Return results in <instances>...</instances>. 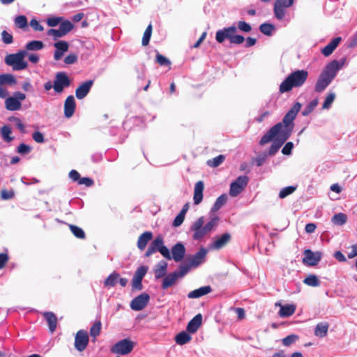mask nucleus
Instances as JSON below:
<instances>
[{
	"label": "nucleus",
	"instance_id": "f257e3e1",
	"mask_svg": "<svg viewBox=\"0 0 357 357\" xmlns=\"http://www.w3.org/2000/svg\"><path fill=\"white\" fill-rule=\"evenodd\" d=\"M292 128L286 126L281 122L278 123L261 138L259 141L260 145H264L273 139H275L284 143L291 136L293 132Z\"/></svg>",
	"mask_w": 357,
	"mask_h": 357
},
{
	"label": "nucleus",
	"instance_id": "f03ea898",
	"mask_svg": "<svg viewBox=\"0 0 357 357\" xmlns=\"http://www.w3.org/2000/svg\"><path fill=\"white\" fill-rule=\"evenodd\" d=\"M308 73L305 70H297L290 73L280 84L279 91L284 93L290 91L294 87L301 86L307 80Z\"/></svg>",
	"mask_w": 357,
	"mask_h": 357
},
{
	"label": "nucleus",
	"instance_id": "7ed1b4c3",
	"mask_svg": "<svg viewBox=\"0 0 357 357\" xmlns=\"http://www.w3.org/2000/svg\"><path fill=\"white\" fill-rule=\"evenodd\" d=\"M308 73L305 70H297L290 73L280 84L279 91L284 93L290 91L294 87L301 86L307 80Z\"/></svg>",
	"mask_w": 357,
	"mask_h": 357
},
{
	"label": "nucleus",
	"instance_id": "20e7f679",
	"mask_svg": "<svg viewBox=\"0 0 357 357\" xmlns=\"http://www.w3.org/2000/svg\"><path fill=\"white\" fill-rule=\"evenodd\" d=\"M237 31L235 26H231L222 30H218L215 34V39L219 43H222L225 39H228L231 43L241 44L245 38L241 35L235 34Z\"/></svg>",
	"mask_w": 357,
	"mask_h": 357
},
{
	"label": "nucleus",
	"instance_id": "39448f33",
	"mask_svg": "<svg viewBox=\"0 0 357 357\" xmlns=\"http://www.w3.org/2000/svg\"><path fill=\"white\" fill-rule=\"evenodd\" d=\"M27 52L24 50L20 51L15 54H10L6 56L5 63L12 67L13 70H21L27 68V62L24 61V57Z\"/></svg>",
	"mask_w": 357,
	"mask_h": 357
},
{
	"label": "nucleus",
	"instance_id": "423d86ee",
	"mask_svg": "<svg viewBox=\"0 0 357 357\" xmlns=\"http://www.w3.org/2000/svg\"><path fill=\"white\" fill-rule=\"evenodd\" d=\"M136 342L129 338H125L115 343L110 349L112 354L127 355L132 352Z\"/></svg>",
	"mask_w": 357,
	"mask_h": 357
},
{
	"label": "nucleus",
	"instance_id": "0eeeda50",
	"mask_svg": "<svg viewBox=\"0 0 357 357\" xmlns=\"http://www.w3.org/2000/svg\"><path fill=\"white\" fill-rule=\"evenodd\" d=\"M26 98V95L20 91H15L13 96L8 97L5 100V107L9 111H17L21 109V101Z\"/></svg>",
	"mask_w": 357,
	"mask_h": 357
},
{
	"label": "nucleus",
	"instance_id": "6e6552de",
	"mask_svg": "<svg viewBox=\"0 0 357 357\" xmlns=\"http://www.w3.org/2000/svg\"><path fill=\"white\" fill-rule=\"evenodd\" d=\"M70 84L71 81L66 73L59 72L56 74L53 83V89L56 93H61Z\"/></svg>",
	"mask_w": 357,
	"mask_h": 357
},
{
	"label": "nucleus",
	"instance_id": "1a4fd4ad",
	"mask_svg": "<svg viewBox=\"0 0 357 357\" xmlns=\"http://www.w3.org/2000/svg\"><path fill=\"white\" fill-rule=\"evenodd\" d=\"M249 181L248 176L243 175L239 176L230 185L229 195L231 197H237L247 186Z\"/></svg>",
	"mask_w": 357,
	"mask_h": 357
},
{
	"label": "nucleus",
	"instance_id": "9d476101",
	"mask_svg": "<svg viewBox=\"0 0 357 357\" xmlns=\"http://www.w3.org/2000/svg\"><path fill=\"white\" fill-rule=\"evenodd\" d=\"M89 337L86 331L79 330L75 336L74 346L78 351H83L89 344Z\"/></svg>",
	"mask_w": 357,
	"mask_h": 357
},
{
	"label": "nucleus",
	"instance_id": "9b49d317",
	"mask_svg": "<svg viewBox=\"0 0 357 357\" xmlns=\"http://www.w3.org/2000/svg\"><path fill=\"white\" fill-rule=\"evenodd\" d=\"M204 223V217L199 218L191 226V230L194 231L192 238L194 240H201L206 234L209 233L205 230V227L203 226Z\"/></svg>",
	"mask_w": 357,
	"mask_h": 357
},
{
	"label": "nucleus",
	"instance_id": "f8f14e48",
	"mask_svg": "<svg viewBox=\"0 0 357 357\" xmlns=\"http://www.w3.org/2000/svg\"><path fill=\"white\" fill-rule=\"evenodd\" d=\"M344 62V60H343L341 63L337 60L332 61L328 64H327L321 74L324 77H326L333 80L335 77L338 70L340 69V68L343 66Z\"/></svg>",
	"mask_w": 357,
	"mask_h": 357
},
{
	"label": "nucleus",
	"instance_id": "ddd939ff",
	"mask_svg": "<svg viewBox=\"0 0 357 357\" xmlns=\"http://www.w3.org/2000/svg\"><path fill=\"white\" fill-rule=\"evenodd\" d=\"M301 108V104L298 102H296L293 107L290 109V110L288 111V112L284 115L282 121H281L282 123H284L286 126H289L292 129H294V120L296 117L297 114L300 111Z\"/></svg>",
	"mask_w": 357,
	"mask_h": 357
},
{
	"label": "nucleus",
	"instance_id": "4468645a",
	"mask_svg": "<svg viewBox=\"0 0 357 357\" xmlns=\"http://www.w3.org/2000/svg\"><path fill=\"white\" fill-rule=\"evenodd\" d=\"M149 299L150 296L148 294H141L132 300L130 307L135 311L142 310L148 305Z\"/></svg>",
	"mask_w": 357,
	"mask_h": 357
},
{
	"label": "nucleus",
	"instance_id": "2eb2a0df",
	"mask_svg": "<svg viewBox=\"0 0 357 357\" xmlns=\"http://www.w3.org/2000/svg\"><path fill=\"white\" fill-rule=\"evenodd\" d=\"M321 259V254L319 252H314L311 250L307 249L304 251V257L303 263L309 266H316Z\"/></svg>",
	"mask_w": 357,
	"mask_h": 357
},
{
	"label": "nucleus",
	"instance_id": "dca6fc26",
	"mask_svg": "<svg viewBox=\"0 0 357 357\" xmlns=\"http://www.w3.org/2000/svg\"><path fill=\"white\" fill-rule=\"evenodd\" d=\"M292 5L289 3L287 0H275L273 8L275 17L279 20H282L285 15V9Z\"/></svg>",
	"mask_w": 357,
	"mask_h": 357
},
{
	"label": "nucleus",
	"instance_id": "f3484780",
	"mask_svg": "<svg viewBox=\"0 0 357 357\" xmlns=\"http://www.w3.org/2000/svg\"><path fill=\"white\" fill-rule=\"evenodd\" d=\"M206 254L207 250L205 248H201L195 255L188 257L189 264L192 267H198L204 261Z\"/></svg>",
	"mask_w": 357,
	"mask_h": 357
},
{
	"label": "nucleus",
	"instance_id": "a211bd4d",
	"mask_svg": "<svg viewBox=\"0 0 357 357\" xmlns=\"http://www.w3.org/2000/svg\"><path fill=\"white\" fill-rule=\"evenodd\" d=\"M93 84V81L90 79L80 84L75 90V96L77 99L85 98L91 90Z\"/></svg>",
	"mask_w": 357,
	"mask_h": 357
},
{
	"label": "nucleus",
	"instance_id": "6ab92c4d",
	"mask_svg": "<svg viewBox=\"0 0 357 357\" xmlns=\"http://www.w3.org/2000/svg\"><path fill=\"white\" fill-rule=\"evenodd\" d=\"M172 259L175 261H181L185 255V248L181 243H176L172 248Z\"/></svg>",
	"mask_w": 357,
	"mask_h": 357
},
{
	"label": "nucleus",
	"instance_id": "aec40b11",
	"mask_svg": "<svg viewBox=\"0 0 357 357\" xmlns=\"http://www.w3.org/2000/svg\"><path fill=\"white\" fill-rule=\"evenodd\" d=\"M76 107L75 100L73 96H68L64 102V115L66 118H70L75 113Z\"/></svg>",
	"mask_w": 357,
	"mask_h": 357
},
{
	"label": "nucleus",
	"instance_id": "412c9836",
	"mask_svg": "<svg viewBox=\"0 0 357 357\" xmlns=\"http://www.w3.org/2000/svg\"><path fill=\"white\" fill-rule=\"evenodd\" d=\"M202 324V315L199 313L195 315L188 324L186 330L190 333H195L197 331Z\"/></svg>",
	"mask_w": 357,
	"mask_h": 357
},
{
	"label": "nucleus",
	"instance_id": "4be33fe9",
	"mask_svg": "<svg viewBox=\"0 0 357 357\" xmlns=\"http://www.w3.org/2000/svg\"><path fill=\"white\" fill-rule=\"evenodd\" d=\"M204 189V184L202 181H199L195 183L193 195V201L195 205H198L202 202Z\"/></svg>",
	"mask_w": 357,
	"mask_h": 357
},
{
	"label": "nucleus",
	"instance_id": "5701e85b",
	"mask_svg": "<svg viewBox=\"0 0 357 357\" xmlns=\"http://www.w3.org/2000/svg\"><path fill=\"white\" fill-rule=\"evenodd\" d=\"M231 240V235L229 233H225L220 236L216 237L211 245L213 249L219 250L225 247Z\"/></svg>",
	"mask_w": 357,
	"mask_h": 357
},
{
	"label": "nucleus",
	"instance_id": "b1692460",
	"mask_svg": "<svg viewBox=\"0 0 357 357\" xmlns=\"http://www.w3.org/2000/svg\"><path fill=\"white\" fill-rule=\"evenodd\" d=\"M329 326L326 321L318 323L314 328V335L320 338L325 337L328 335Z\"/></svg>",
	"mask_w": 357,
	"mask_h": 357
},
{
	"label": "nucleus",
	"instance_id": "393cba45",
	"mask_svg": "<svg viewBox=\"0 0 357 357\" xmlns=\"http://www.w3.org/2000/svg\"><path fill=\"white\" fill-rule=\"evenodd\" d=\"M342 38L337 37L333 39L326 46L321 50V53L325 56H330L333 52L336 49L339 43L341 42Z\"/></svg>",
	"mask_w": 357,
	"mask_h": 357
},
{
	"label": "nucleus",
	"instance_id": "a878e982",
	"mask_svg": "<svg viewBox=\"0 0 357 357\" xmlns=\"http://www.w3.org/2000/svg\"><path fill=\"white\" fill-rule=\"evenodd\" d=\"M153 238V234L151 231H144L142 234L137 240V248L140 250H144L147 245L149 241Z\"/></svg>",
	"mask_w": 357,
	"mask_h": 357
},
{
	"label": "nucleus",
	"instance_id": "bb28decb",
	"mask_svg": "<svg viewBox=\"0 0 357 357\" xmlns=\"http://www.w3.org/2000/svg\"><path fill=\"white\" fill-rule=\"evenodd\" d=\"M275 305H280V309L279 311V315L281 317H289L294 314L296 311V305L294 304H287L284 305H282L280 304L276 303Z\"/></svg>",
	"mask_w": 357,
	"mask_h": 357
},
{
	"label": "nucleus",
	"instance_id": "cd10ccee",
	"mask_svg": "<svg viewBox=\"0 0 357 357\" xmlns=\"http://www.w3.org/2000/svg\"><path fill=\"white\" fill-rule=\"evenodd\" d=\"M211 286H204L190 291L188 294L189 298H198L211 292Z\"/></svg>",
	"mask_w": 357,
	"mask_h": 357
},
{
	"label": "nucleus",
	"instance_id": "c85d7f7f",
	"mask_svg": "<svg viewBox=\"0 0 357 357\" xmlns=\"http://www.w3.org/2000/svg\"><path fill=\"white\" fill-rule=\"evenodd\" d=\"M43 316L47 322L50 331L54 333L57 326V318L56 315L52 312H46L43 313Z\"/></svg>",
	"mask_w": 357,
	"mask_h": 357
},
{
	"label": "nucleus",
	"instance_id": "c756f323",
	"mask_svg": "<svg viewBox=\"0 0 357 357\" xmlns=\"http://www.w3.org/2000/svg\"><path fill=\"white\" fill-rule=\"evenodd\" d=\"M178 278V277L176 271L165 275L162 280V288L163 289H167V288L172 287L176 282Z\"/></svg>",
	"mask_w": 357,
	"mask_h": 357
},
{
	"label": "nucleus",
	"instance_id": "7c9ffc66",
	"mask_svg": "<svg viewBox=\"0 0 357 357\" xmlns=\"http://www.w3.org/2000/svg\"><path fill=\"white\" fill-rule=\"evenodd\" d=\"M331 82V79L326 77H324L321 74L317 81L314 88L315 91L318 93L322 92L330 84Z\"/></svg>",
	"mask_w": 357,
	"mask_h": 357
},
{
	"label": "nucleus",
	"instance_id": "2f4dec72",
	"mask_svg": "<svg viewBox=\"0 0 357 357\" xmlns=\"http://www.w3.org/2000/svg\"><path fill=\"white\" fill-rule=\"evenodd\" d=\"M167 263L165 261H160L154 270L156 279L164 278L167 274Z\"/></svg>",
	"mask_w": 357,
	"mask_h": 357
},
{
	"label": "nucleus",
	"instance_id": "473e14b6",
	"mask_svg": "<svg viewBox=\"0 0 357 357\" xmlns=\"http://www.w3.org/2000/svg\"><path fill=\"white\" fill-rule=\"evenodd\" d=\"M17 83V80L12 74L6 73L0 75V85H15Z\"/></svg>",
	"mask_w": 357,
	"mask_h": 357
},
{
	"label": "nucleus",
	"instance_id": "72a5a7b5",
	"mask_svg": "<svg viewBox=\"0 0 357 357\" xmlns=\"http://www.w3.org/2000/svg\"><path fill=\"white\" fill-rule=\"evenodd\" d=\"M191 336L185 331H182L175 337V342L179 345H183L191 340Z\"/></svg>",
	"mask_w": 357,
	"mask_h": 357
},
{
	"label": "nucleus",
	"instance_id": "f704fd0d",
	"mask_svg": "<svg viewBox=\"0 0 357 357\" xmlns=\"http://www.w3.org/2000/svg\"><path fill=\"white\" fill-rule=\"evenodd\" d=\"M102 324L100 320L96 321L90 328V335L93 338V342L96 340V337L100 334Z\"/></svg>",
	"mask_w": 357,
	"mask_h": 357
},
{
	"label": "nucleus",
	"instance_id": "c9c22d12",
	"mask_svg": "<svg viewBox=\"0 0 357 357\" xmlns=\"http://www.w3.org/2000/svg\"><path fill=\"white\" fill-rule=\"evenodd\" d=\"M303 283L310 287H317L320 285V280L316 275L310 274L303 280Z\"/></svg>",
	"mask_w": 357,
	"mask_h": 357
},
{
	"label": "nucleus",
	"instance_id": "e433bc0d",
	"mask_svg": "<svg viewBox=\"0 0 357 357\" xmlns=\"http://www.w3.org/2000/svg\"><path fill=\"white\" fill-rule=\"evenodd\" d=\"M119 279V274L115 271L111 273L105 280L104 285L106 287H112L116 285Z\"/></svg>",
	"mask_w": 357,
	"mask_h": 357
},
{
	"label": "nucleus",
	"instance_id": "4c0bfd02",
	"mask_svg": "<svg viewBox=\"0 0 357 357\" xmlns=\"http://www.w3.org/2000/svg\"><path fill=\"white\" fill-rule=\"evenodd\" d=\"M44 47V44L40 40H32L26 45V49L29 51L40 50Z\"/></svg>",
	"mask_w": 357,
	"mask_h": 357
},
{
	"label": "nucleus",
	"instance_id": "58836bf2",
	"mask_svg": "<svg viewBox=\"0 0 357 357\" xmlns=\"http://www.w3.org/2000/svg\"><path fill=\"white\" fill-rule=\"evenodd\" d=\"M347 215L343 213L335 214L332 218V222L335 225H343L347 222Z\"/></svg>",
	"mask_w": 357,
	"mask_h": 357
},
{
	"label": "nucleus",
	"instance_id": "ea45409f",
	"mask_svg": "<svg viewBox=\"0 0 357 357\" xmlns=\"http://www.w3.org/2000/svg\"><path fill=\"white\" fill-rule=\"evenodd\" d=\"M69 229L73 234L77 238L84 239L86 237L84 230L78 226L69 225Z\"/></svg>",
	"mask_w": 357,
	"mask_h": 357
},
{
	"label": "nucleus",
	"instance_id": "a19ab883",
	"mask_svg": "<svg viewBox=\"0 0 357 357\" xmlns=\"http://www.w3.org/2000/svg\"><path fill=\"white\" fill-rule=\"evenodd\" d=\"M225 160L224 155H219L211 160H207V165L211 167H217L220 165Z\"/></svg>",
	"mask_w": 357,
	"mask_h": 357
},
{
	"label": "nucleus",
	"instance_id": "79ce46f5",
	"mask_svg": "<svg viewBox=\"0 0 357 357\" xmlns=\"http://www.w3.org/2000/svg\"><path fill=\"white\" fill-rule=\"evenodd\" d=\"M15 25L22 29H26L28 26L27 18L24 15H19L15 18Z\"/></svg>",
	"mask_w": 357,
	"mask_h": 357
},
{
	"label": "nucleus",
	"instance_id": "37998d69",
	"mask_svg": "<svg viewBox=\"0 0 357 357\" xmlns=\"http://www.w3.org/2000/svg\"><path fill=\"white\" fill-rule=\"evenodd\" d=\"M227 201V196L225 194L221 195L218 197L215 202L212 210L216 211L219 210L222 206H224Z\"/></svg>",
	"mask_w": 357,
	"mask_h": 357
},
{
	"label": "nucleus",
	"instance_id": "c03bdc74",
	"mask_svg": "<svg viewBox=\"0 0 357 357\" xmlns=\"http://www.w3.org/2000/svg\"><path fill=\"white\" fill-rule=\"evenodd\" d=\"M1 133L5 142H10L13 139V137L10 136L12 133L11 128L8 126H3L1 128Z\"/></svg>",
	"mask_w": 357,
	"mask_h": 357
},
{
	"label": "nucleus",
	"instance_id": "a18cd8bd",
	"mask_svg": "<svg viewBox=\"0 0 357 357\" xmlns=\"http://www.w3.org/2000/svg\"><path fill=\"white\" fill-rule=\"evenodd\" d=\"M152 29H153L152 24H150L148 25L145 31L144 32L142 40V44L143 46H146L149 45V40L151 39V34H152Z\"/></svg>",
	"mask_w": 357,
	"mask_h": 357
},
{
	"label": "nucleus",
	"instance_id": "49530a36",
	"mask_svg": "<svg viewBox=\"0 0 357 357\" xmlns=\"http://www.w3.org/2000/svg\"><path fill=\"white\" fill-rule=\"evenodd\" d=\"M259 30L264 35L270 36L275 30V26L272 24L263 23L259 26Z\"/></svg>",
	"mask_w": 357,
	"mask_h": 357
},
{
	"label": "nucleus",
	"instance_id": "de8ad7c7",
	"mask_svg": "<svg viewBox=\"0 0 357 357\" xmlns=\"http://www.w3.org/2000/svg\"><path fill=\"white\" fill-rule=\"evenodd\" d=\"M296 190V186H287L283 188L279 193V197L280 199H284L288 195L292 194Z\"/></svg>",
	"mask_w": 357,
	"mask_h": 357
},
{
	"label": "nucleus",
	"instance_id": "09e8293b",
	"mask_svg": "<svg viewBox=\"0 0 357 357\" xmlns=\"http://www.w3.org/2000/svg\"><path fill=\"white\" fill-rule=\"evenodd\" d=\"M74 27V25L69 20H66L61 23L59 26V29L66 36L68 33H69Z\"/></svg>",
	"mask_w": 357,
	"mask_h": 357
},
{
	"label": "nucleus",
	"instance_id": "8fccbe9b",
	"mask_svg": "<svg viewBox=\"0 0 357 357\" xmlns=\"http://www.w3.org/2000/svg\"><path fill=\"white\" fill-rule=\"evenodd\" d=\"M318 105V99H314L312 100L305 108V109L302 112V114L303 116L309 115L317 106Z\"/></svg>",
	"mask_w": 357,
	"mask_h": 357
},
{
	"label": "nucleus",
	"instance_id": "3c124183",
	"mask_svg": "<svg viewBox=\"0 0 357 357\" xmlns=\"http://www.w3.org/2000/svg\"><path fill=\"white\" fill-rule=\"evenodd\" d=\"M273 143L271 146L269 151H268L269 155H275L278 151L279 149L282 146V145L284 144V143H282L281 142L275 140V139H273Z\"/></svg>",
	"mask_w": 357,
	"mask_h": 357
},
{
	"label": "nucleus",
	"instance_id": "603ef678",
	"mask_svg": "<svg viewBox=\"0 0 357 357\" xmlns=\"http://www.w3.org/2000/svg\"><path fill=\"white\" fill-rule=\"evenodd\" d=\"M156 62L161 66H170L171 61L165 56L160 53H157L155 56Z\"/></svg>",
	"mask_w": 357,
	"mask_h": 357
},
{
	"label": "nucleus",
	"instance_id": "864d4df0",
	"mask_svg": "<svg viewBox=\"0 0 357 357\" xmlns=\"http://www.w3.org/2000/svg\"><path fill=\"white\" fill-rule=\"evenodd\" d=\"M191 268L192 266L189 263L181 264L179 266V272H177L178 277L182 278L185 276L188 273Z\"/></svg>",
	"mask_w": 357,
	"mask_h": 357
},
{
	"label": "nucleus",
	"instance_id": "5fc2aeb1",
	"mask_svg": "<svg viewBox=\"0 0 357 357\" xmlns=\"http://www.w3.org/2000/svg\"><path fill=\"white\" fill-rule=\"evenodd\" d=\"M54 47L56 50L61 52L62 54L67 52L68 50V43L66 41H59L54 43Z\"/></svg>",
	"mask_w": 357,
	"mask_h": 357
},
{
	"label": "nucleus",
	"instance_id": "6e6d98bb",
	"mask_svg": "<svg viewBox=\"0 0 357 357\" xmlns=\"http://www.w3.org/2000/svg\"><path fill=\"white\" fill-rule=\"evenodd\" d=\"M335 96L333 93H330L329 94H328L322 105V108L324 109L330 108L331 104L335 100Z\"/></svg>",
	"mask_w": 357,
	"mask_h": 357
},
{
	"label": "nucleus",
	"instance_id": "4d7b16f0",
	"mask_svg": "<svg viewBox=\"0 0 357 357\" xmlns=\"http://www.w3.org/2000/svg\"><path fill=\"white\" fill-rule=\"evenodd\" d=\"M147 271H148V268L146 266H139L135 271L134 278L140 279L142 280V279L145 276Z\"/></svg>",
	"mask_w": 357,
	"mask_h": 357
},
{
	"label": "nucleus",
	"instance_id": "13d9d810",
	"mask_svg": "<svg viewBox=\"0 0 357 357\" xmlns=\"http://www.w3.org/2000/svg\"><path fill=\"white\" fill-rule=\"evenodd\" d=\"M218 220V217H214L211 218V220L204 226L205 227V230L208 231V232L211 231L217 225Z\"/></svg>",
	"mask_w": 357,
	"mask_h": 357
},
{
	"label": "nucleus",
	"instance_id": "bf43d9fd",
	"mask_svg": "<svg viewBox=\"0 0 357 357\" xmlns=\"http://www.w3.org/2000/svg\"><path fill=\"white\" fill-rule=\"evenodd\" d=\"M298 339L296 335H290L282 339V344L284 346H289Z\"/></svg>",
	"mask_w": 357,
	"mask_h": 357
},
{
	"label": "nucleus",
	"instance_id": "052dcab7",
	"mask_svg": "<svg viewBox=\"0 0 357 357\" xmlns=\"http://www.w3.org/2000/svg\"><path fill=\"white\" fill-rule=\"evenodd\" d=\"M2 40L6 44H11L13 42V36L6 30L1 32Z\"/></svg>",
	"mask_w": 357,
	"mask_h": 357
},
{
	"label": "nucleus",
	"instance_id": "680f3d73",
	"mask_svg": "<svg viewBox=\"0 0 357 357\" xmlns=\"http://www.w3.org/2000/svg\"><path fill=\"white\" fill-rule=\"evenodd\" d=\"M31 150V148L24 143L20 144L17 147V153L22 155L28 154Z\"/></svg>",
	"mask_w": 357,
	"mask_h": 357
},
{
	"label": "nucleus",
	"instance_id": "e2e57ef3",
	"mask_svg": "<svg viewBox=\"0 0 357 357\" xmlns=\"http://www.w3.org/2000/svg\"><path fill=\"white\" fill-rule=\"evenodd\" d=\"M15 193L13 190H8L6 189H3L1 191V197L3 199H10L14 197Z\"/></svg>",
	"mask_w": 357,
	"mask_h": 357
},
{
	"label": "nucleus",
	"instance_id": "0e129e2a",
	"mask_svg": "<svg viewBox=\"0 0 357 357\" xmlns=\"http://www.w3.org/2000/svg\"><path fill=\"white\" fill-rule=\"evenodd\" d=\"M238 28L243 32H250L252 30L251 26L245 21H239L238 22Z\"/></svg>",
	"mask_w": 357,
	"mask_h": 357
},
{
	"label": "nucleus",
	"instance_id": "69168bd1",
	"mask_svg": "<svg viewBox=\"0 0 357 357\" xmlns=\"http://www.w3.org/2000/svg\"><path fill=\"white\" fill-rule=\"evenodd\" d=\"M142 280L137 279L133 277L132 280V288L133 290H142L143 288V285L142 283Z\"/></svg>",
	"mask_w": 357,
	"mask_h": 357
},
{
	"label": "nucleus",
	"instance_id": "338daca9",
	"mask_svg": "<svg viewBox=\"0 0 357 357\" xmlns=\"http://www.w3.org/2000/svg\"><path fill=\"white\" fill-rule=\"evenodd\" d=\"M61 20L62 18L59 17H50L47 20V24L49 26L54 27L58 25Z\"/></svg>",
	"mask_w": 357,
	"mask_h": 357
},
{
	"label": "nucleus",
	"instance_id": "774afa93",
	"mask_svg": "<svg viewBox=\"0 0 357 357\" xmlns=\"http://www.w3.org/2000/svg\"><path fill=\"white\" fill-rule=\"evenodd\" d=\"M158 251L163 245V238L161 236H157L151 243Z\"/></svg>",
	"mask_w": 357,
	"mask_h": 357
}]
</instances>
